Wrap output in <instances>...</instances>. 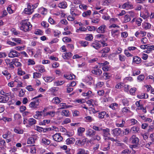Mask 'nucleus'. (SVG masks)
<instances>
[{"instance_id": "864d4df0", "label": "nucleus", "mask_w": 154, "mask_h": 154, "mask_svg": "<svg viewBox=\"0 0 154 154\" xmlns=\"http://www.w3.org/2000/svg\"><path fill=\"white\" fill-rule=\"evenodd\" d=\"M119 59L121 62H124L125 60L126 57L124 55L120 54L119 55Z\"/></svg>"}, {"instance_id": "cd10ccee", "label": "nucleus", "mask_w": 154, "mask_h": 154, "mask_svg": "<svg viewBox=\"0 0 154 154\" xmlns=\"http://www.w3.org/2000/svg\"><path fill=\"white\" fill-rule=\"evenodd\" d=\"M75 141V139L73 137L68 138L66 141V143L67 145L73 144Z\"/></svg>"}, {"instance_id": "e2e57ef3", "label": "nucleus", "mask_w": 154, "mask_h": 154, "mask_svg": "<svg viewBox=\"0 0 154 154\" xmlns=\"http://www.w3.org/2000/svg\"><path fill=\"white\" fill-rule=\"evenodd\" d=\"M79 8L82 10H86L87 9L88 6L84 4H80L79 5Z\"/></svg>"}, {"instance_id": "6ab92c4d", "label": "nucleus", "mask_w": 154, "mask_h": 154, "mask_svg": "<svg viewBox=\"0 0 154 154\" xmlns=\"http://www.w3.org/2000/svg\"><path fill=\"white\" fill-rule=\"evenodd\" d=\"M89 152L88 150L82 148H79L76 150V154H89Z\"/></svg>"}, {"instance_id": "c85d7f7f", "label": "nucleus", "mask_w": 154, "mask_h": 154, "mask_svg": "<svg viewBox=\"0 0 154 154\" xmlns=\"http://www.w3.org/2000/svg\"><path fill=\"white\" fill-rule=\"evenodd\" d=\"M2 73L6 77L7 80H8L11 78V75L7 70L3 71L2 72Z\"/></svg>"}, {"instance_id": "bb28decb", "label": "nucleus", "mask_w": 154, "mask_h": 154, "mask_svg": "<svg viewBox=\"0 0 154 154\" xmlns=\"http://www.w3.org/2000/svg\"><path fill=\"white\" fill-rule=\"evenodd\" d=\"M36 68L37 70L41 72H43L45 71L44 67L42 65H38Z\"/></svg>"}, {"instance_id": "de8ad7c7", "label": "nucleus", "mask_w": 154, "mask_h": 154, "mask_svg": "<svg viewBox=\"0 0 154 154\" xmlns=\"http://www.w3.org/2000/svg\"><path fill=\"white\" fill-rule=\"evenodd\" d=\"M39 11L40 13L42 14H45L47 13V9L43 7H41L39 9Z\"/></svg>"}, {"instance_id": "680f3d73", "label": "nucleus", "mask_w": 154, "mask_h": 154, "mask_svg": "<svg viewBox=\"0 0 154 154\" xmlns=\"http://www.w3.org/2000/svg\"><path fill=\"white\" fill-rule=\"evenodd\" d=\"M60 114L62 116H69V111L65 109L63 110L61 112Z\"/></svg>"}, {"instance_id": "5701e85b", "label": "nucleus", "mask_w": 154, "mask_h": 154, "mask_svg": "<svg viewBox=\"0 0 154 154\" xmlns=\"http://www.w3.org/2000/svg\"><path fill=\"white\" fill-rule=\"evenodd\" d=\"M86 141V138L83 139L82 140H77L75 142V144L78 146H82L84 144Z\"/></svg>"}, {"instance_id": "dca6fc26", "label": "nucleus", "mask_w": 154, "mask_h": 154, "mask_svg": "<svg viewBox=\"0 0 154 154\" xmlns=\"http://www.w3.org/2000/svg\"><path fill=\"white\" fill-rule=\"evenodd\" d=\"M86 103L89 106H94L97 105V100L96 99H91L87 100Z\"/></svg>"}, {"instance_id": "f8f14e48", "label": "nucleus", "mask_w": 154, "mask_h": 154, "mask_svg": "<svg viewBox=\"0 0 154 154\" xmlns=\"http://www.w3.org/2000/svg\"><path fill=\"white\" fill-rule=\"evenodd\" d=\"M106 29V27L104 24L101 25L97 29H96L97 32L99 33H104Z\"/></svg>"}, {"instance_id": "0e129e2a", "label": "nucleus", "mask_w": 154, "mask_h": 154, "mask_svg": "<svg viewBox=\"0 0 154 154\" xmlns=\"http://www.w3.org/2000/svg\"><path fill=\"white\" fill-rule=\"evenodd\" d=\"M41 54L42 51L41 50L38 49L37 51L36 54L34 55V57H38L41 56Z\"/></svg>"}, {"instance_id": "e433bc0d", "label": "nucleus", "mask_w": 154, "mask_h": 154, "mask_svg": "<svg viewBox=\"0 0 154 154\" xmlns=\"http://www.w3.org/2000/svg\"><path fill=\"white\" fill-rule=\"evenodd\" d=\"M61 102L60 99L58 97H54L52 100L53 103L56 104H58Z\"/></svg>"}, {"instance_id": "a19ab883", "label": "nucleus", "mask_w": 154, "mask_h": 154, "mask_svg": "<svg viewBox=\"0 0 154 154\" xmlns=\"http://www.w3.org/2000/svg\"><path fill=\"white\" fill-rule=\"evenodd\" d=\"M109 107L113 110H115L118 108V105L116 103H111L109 106Z\"/></svg>"}, {"instance_id": "338daca9", "label": "nucleus", "mask_w": 154, "mask_h": 154, "mask_svg": "<svg viewBox=\"0 0 154 154\" xmlns=\"http://www.w3.org/2000/svg\"><path fill=\"white\" fill-rule=\"evenodd\" d=\"M43 32L41 29H36L34 32V34L36 35H42L43 34Z\"/></svg>"}, {"instance_id": "9b49d317", "label": "nucleus", "mask_w": 154, "mask_h": 154, "mask_svg": "<svg viewBox=\"0 0 154 154\" xmlns=\"http://www.w3.org/2000/svg\"><path fill=\"white\" fill-rule=\"evenodd\" d=\"M40 100V99H35V100L31 102L29 104V106L30 107L33 109L36 108L37 106L39 105Z\"/></svg>"}, {"instance_id": "3c124183", "label": "nucleus", "mask_w": 154, "mask_h": 154, "mask_svg": "<svg viewBox=\"0 0 154 154\" xmlns=\"http://www.w3.org/2000/svg\"><path fill=\"white\" fill-rule=\"evenodd\" d=\"M139 130V128L138 127L133 126L130 130L131 131H133V133H138Z\"/></svg>"}, {"instance_id": "a211bd4d", "label": "nucleus", "mask_w": 154, "mask_h": 154, "mask_svg": "<svg viewBox=\"0 0 154 154\" xmlns=\"http://www.w3.org/2000/svg\"><path fill=\"white\" fill-rule=\"evenodd\" d=\"M112 134L114 136L119 135L121 133V129L120 128H116L112 130Z\"/></svg>"}, {"instance_id": "8fccbe9b", "label": "nucleus", "mask_w": 154, "mask_h": 154, "mask_svg": "<svg viewBox=\"0 0 154 154\" xmlns=\"http://www.w3.org/2000/svg\"><path fill=\"white\" fill-rule=\"evenodd\" d=\"M14 131L15 133L19 134H22L23 132V130L18 128H14Z\"/></svg>"}, {"instance_id": "4be33fe9", "label": "nucleus", "mask_w": 154, "mask_h": 154, "mask_svg": "<svg viewBox=\"0 0 154 154\" xmlns=\"http://www.w3.org/2000/svg\"><path fill=\"white\" fill-rule=\"evenodd\" d=\"M130 139L132 143L136 144L138 143L139 139L135 135H133L131 138Z\"/></svg>"}, {"instance_id": "5fc2aeb1", "label": "nucleus", "mask_w": 154, "mask_h": 154, "mask_svg": "<svg viewBox=\"0 0 154 154\" xmlns=\"http://www.w3.org/2000/svg\"><path fill=\"white\" fill-rule=\"evenodd\" d=\"M92 92L91 91H89L87 92H85L82 93V95L83 96H88V98H90L91 96Z\"/></svg>"}, {"instance_id": "ddd939ff", "label": "nucleus", "mask_w": 154, "mask_h": 154, "mask_svg": "<svg viewBox=\"0 0 154 154\" xmlns=\"http://www.w3.org/2000/svg\"><path fill=\"white\" fill-rule=\"evenodd\" d=\"M110 31L111 35L113 38H117L120 35V32L119 29H112Z\"/></svg>"}, {"instance_id": "c03bdc74", "label": "nucleus", "mask_w": 154, "mask_h": 154, "mask_svg": "<svg viewBox=\"0 0 154 154\" xmlns=\"http://www.w3.org/2000/svg\"><path fill=\"white\" fill-rule=\"evenodd\" d=\"M131 18L128 14H126L124 17V23H127L130 21Z\"/></svg>"}, {"instance_id": "58836bf2", "label": "nucleus", "mask_w": 154, "mask_h": 154, "mask_svg": "<svg viewBox=\"0 0 154 154\" xmlns=\"http://www.w3.org/2000/svg\"><path fill=\"white\" fill-rule=\"evenodd\" d=\"M42 142L44 144L48 145L50 144L51 141L47 138H44L42 139Z\"/></svg>"}, {"instance_id": "f704fd0d", "label": "nucleus", "mask_w": 154, "mask_h": 154, "mask_svg": "<svg viewBox=\"0 0 154 154\" xmlns=\"http://www.w3.org/2000/svg\"><path fill=\"white\" fill-rule=\"evenodd\" d=\"M6 146L5 141L2 138L0 137V148H2Z\"/></svg>"}, {"instance_id": "c9c22d12", "label": "nucleus", "mask_w": 154, "mask_h": 154, "mask_svg": "<svg viewBox=\"0 0 154 154\" xmlns=\"http://www.w3.org/2000/svg\"><path fill=\"white\" fill-rule=\"evenodd\" d=\"M43 79L46 82H50L54 79V78L53 77L47 76L44 77Z\"/></svg>"}, {"instance_id": "473e14b6", "label": "nucleus", "mask_w": 154, "mask_h": 154, "mask_svg": "<svg viewBox=\"0 0 154 154\" xmlns=\"http://www.w3.org/2000/svg\"><path fill=\"white\" fill-rule=\"evenodd\" d=\"M67 5L66 2H62L60 3L58 5V7L60 8L65 9L67 8Z\"/></svg>"}, {"instance_id": "b1692460", "label": "nucleus", "mask_w": 154, "mask_h": 154, "mask_svg": "<svg viewBox=\"0 0 154 154\" xmlns=\"http://www.w3.org/2000/svg\"><path fill=\"white\" fill-rule=\"evenodd\" d=\"M141 58L137 56H135L133 57V62L137 64H139L141 62Z\"/></svg>"}, {"instance_id": "69168bd1", "label": "nucleus", "mask_w": 154, "mask_h": 154, "mask_svg": "<svg viewBox=\"0 0 154 154\" xmlns=\"http://www.w3.org/2000/svg\"><path fill=\"white\" fill-rule=\"evenodd\" d=\"M89 43V42L87 41H82L80 42L81 45L84 47L87 46L88 45Z\"/></svg>"}, {"instance_id": "13d9d810", "label": "nucleus", "mask_w": 154, "mask_h": 154, "mask_svg": "<svg viewBox=\"0 0 154 154\" xmlns=\"http://www.w3.org/2000/svg\"><path fill=\"white\" fill-rule=\"evenodd\" d=\"M8 13L6 10H4L0 13V19H1L4 17L7 16Z\"/></svg>"}, {"instance_id": "2f4dec72", "label": "nucleus", "mask_w": 154, "mask_h": 154, "mask_svg": "<svg viewBox=\"0 0 154 154\" xmlns=\"http://www.w3.org/2000/svg\"><path fill=\"white\" fill-rule=\"evenodd\" d=\"M64 77L67 79L72 80L75 79V75L73 74L64 75Z\"/></svg>"}, {"instance_id": "bf43d9fd", "label": "nucleus", "mask_w": 154, "mask_h": 154, "mask_svg": "<svg viewBox=\"0 0 154 154\" xmlns=\"http://www.w3.org/2000/svg\"><path fill=\"white\" fill-rule=\"evenodd\" d=\"M104 84V82H98L96 84L95 88H101L103 86Z\"/></svg>"}, {"instance_id": "6e6d98bb", "label": "nucleus", "mask_w": 154, "mask_h": 154, "mask_svg": "<svg viewBox=\"0 0 154 154\" xmlns=\"http://www.w3.org/2000/svg\"><path fill=\"white\" fill-rule=\"evenodd\" d=\"M42 75V74L39 72H34L33 73V78L37 79L40 78Z\"/></svg>"}, {"instance_id": "6e6552de", "label": "nucleus", "mask_w": 154, "mask_h": 154, "mask_svg": "<svg viewBox=\"0 0 154 154\" xmlns=\"http://www.w3.org/2000/svg\"><path fill=\"white\" fill-rule=\"evenodd\" d=\"M135 104L137 107V109L141 110L144 113L146 112V108L143 107L142 104L140 103V100L136 101Z\"/></svg>"}, {"instance_id": "052dcab7", "label": "nucleus", "mask_w": 154, "mask_h": 154, "mask_svg": "<svg viewBox=\"0 0 154 154\" xmlns=\"http://www.w3.org/2000/svg\"><path fill=\"white\" fill-rule=\"evenodd\" d=\"M50 120L49 119H45L40 123V125H46V124L49 123Z\"/></svg>"}, {"instance_id": "4468645a", "label": "nucleus", "mask_w": 154, "mask_h": 154, "mask_svg": "<svg viewBox=\"0 0 154 154\" xmlns=\"http://www.w3.org/2000/svg\"><path fill=\"white\" fill-rule=\"evenodd\" d=\"M54 140L58 142L61 141L63 138L61 136V134L60 133H57L52 136Z\"/></svg>"}, {"instance_id": "49530a36", "label": "nucleus", "mask_w": 154, "mask_h": 154, "mask_svg": "<svg viewBox=\"0 0 154 154\" xmlns=\"http://www.w3.org/2000/svg\"><path fill=\"white\" fill-rule=\"evenodd\" d=\"M28 122L29 125H32L36 123V121L34 119L31 118L29 119L28 120Z\"/></svg>"}, {"instance_id": "37998d69", "label": "nucleus", "mask_w": 154, "mask_h": 154, "mask_svg": "<svg viewBox=\"0 0 154 154\" xmlns=\"http://www.w3.org/2000/svg\"><path fill=\"white\" fill-rule=\"evenodd\" d=\"M18 59L17 58L13 59V61L14 62V64L15 66L17 67H20L21 66V64L20 62L18 61Z\"/></svg>"}, {"instance_id": "774afa93", "label": "nucleus", "mask_w": 154, "mask_h": 154, "mask_svg": "<svg viewBox=\"0 0 154 154\" xmlns=\"http://www.w3.org/2000/svg\"><path fill=\"white\" fill-rule=\"evenodd\" d=\"M11 31L14 35H18L20 34V32L16 30L15 28H12L11 29Z\"/></svg>"}, {"instance_id": "20e7f679", "label": "nucleus", "mask_w": 154, "mask_h": 154, "mask_svg": "<svg viewBox=\"0 0 154 154\" xmlns=\"http://www.w3.org/2000/svg\"><path fill=\"white\" fill-rule=\"evenodd\" d=\"M102 131H103V138L105 140H106L111 135L110 133V129L106 128L105 129H103Z\"/></svg>"}, {"instance_id": "9d476101", "label": "nucleus", "mask_w": 154, "mask_h": 154, "mask_svg": "<svg viewBox=\"0 0 154 154\" xmlns=\"http://www.w3.org/2000/svg\"><path fill=\"white\" fill-rule=\"evenodd\" d=\"M20 56V53L16 51L11 50L8 54V56L11 58L18 57Z\"/></svg>"}, {"instance_id": "4c0bfd02", "label": "nucleus", "mask_w": 154, "mask_h": 154, "mask_svg": "<svg viewBox=\"0 0 154 154\" xmlns=\"http://www.w3.org/2000/svg\"><path fill=\"white\" fill-rule=\"evenodd\" d=\"M151 24L147 23H144L142 24L143 27L145 29H150L151 28Z\"/></svg>"}, {"instance_id": "7c9ffc66", "label": "nucleus", "mask_w": 154, "mask_h": 154, "mask_svg": "<svg viewBox=\"0 0 154 154\" xmlns=\"http://www.w3.org/2000/svg\"><path fill=\"white\" fill-rule=\"evenodd\" d=\"M137 97L140 99H146L148 97V95L147 94L141 93L137 95Z\"/></svg>"}, {"instance_id": "7ed1b4c3", "label": "nucleus", "mask_w": 154, "mask_h": 154, "mask_svg": "<svg viewBox=\"0 0 154 154\" xmlns=\"http://www.w3.org/2000/svg\"><path fill=\"white\" fill-rule=\"evenodd\" d=\"M26 5L27 7L24 9L23 12L25 14L30 15L32 14L34 11V10L32 8L31 4L27 3Z\"/></svg>"}, {"instance_id": "423d86ee", "label": "nucleus", "mask_w": 154, "mask_h": 154, "mask_svg": "<svg viewBox=\"0 0 154 154\" xmlns=\"http://www.w3.org/2000/svg\"><path fill=\"white\" fill-rule=\"evenodd\" d=\"M7 94H5L4 96H0V103H6L9 100V96L11 95V93L9 92Z\"/></svg>"}, {"instance_id": "f257e3e1", "label": "nucleus", "mask_w": 154, "mask_h": 154, "mask_svg": "<svg viewBox=\"0 0 154 154\" xmlns=\"http://www.w3.org/2000/svg\"><path fill=\"white\" fill-rule=\"evenodd\" d=\"M32 27V25L29 22V19L23 20L20 23V28L23 32H27L30 31Z\"/></svg>"}, {"instance_id": "393cba45", "label": "nucleus", "mask_w": 154, "mask_h": 154, "mask_svg": "<svg viewBox=\"0 0 154 154\" xmlns=\"http://www.w3.org/2000/svg\"><path fill=\"white\" fill-rule=\"evenodd\" d=\"M85 131V129L84 128L79 127L77 130V134L79 136H82L83 133Z\"/></svg>"}, {"instance_id": "09e8293b", "label": "nucleus", "mask_w": 154, "mask_h": 154, "mask_svg": "<svg viewBox=\"0 0 154 154\" xmlns=\"http://www.w3.org/2000/svg\"><path fill=\"white\" fill-rule=\"evenodd\" d=\"M122 112L124 115H125L127 113H129L131 112L128 108L127 107L123 108L122 109Z\"/></svg>"}, {"instance_id": "ea45409f", "label": "nucleus", "mask_w": 154, "mask_h": 154, "mask_svg": "<svg viewBox=\"0 0 154 154\" xmlns=\"http://www.w3.org/2000/svg\"><path fill=\"white\" fill-rule=\"evenodd\" d=\"M125 123V121L122 120V121L118 122L117 121L116 122V125L118 127H122L124 126V124Z\"/></svg>"}, {"instance_id": "0eeeda50", "label": "nucleus", "mask_w": 154, "mask_h": 154, "mask_svg": "<svg viewBox=\"0 0 154 154\" xmlns=\"http://www.w3.org/2000/svg\"><path fill=\"white\" fill-rule=\"evenodd\" d=\"M119 8L121 9H124L128 10L129 9H132L134 8V7L132 4H130L128 2H126L122 5H119Z\"/></svg>"}, {"instance_id": "412c9836", "label": "nucleus", "mask_w": 154, "mask_h": 154, "mask_svg": "<svg viewBox=\"0 0 154 154\" xmlns=\"http://www.w3.org/2000/svg\"><path fill=\"white\" fill-rule=\"evenodd\" d=\"M149 15L150 14L147 11H145L143 12H140V16L144 19H146L149 17Z\"/></svg>"}, {"instance_id": "c756f323", "label": "nucleus", "mask_w": 154, "mask_h": 154, "mask_svg": "<svg viewBox=\"0 0 154 154\" xmlns=\"http://www.w3.org/2000/svg\"><path fill=\"white\" fill-rule=\"evenodd\" d=\"M132 72V75L134 76L138 75L140 73V71L139 69L135 68H133Z\"/></svg>"}, {"instance_id": "603ef678", "label": "nucleus", "mask_w": 154, "mask_h": 154, "mask_svg": "<svg viewBox=\"0 0 154 154\" xmlns=\"http://www.w3.org/2000/svg\"><path fill=\"white\" fill-rule=\"evenodd\" d=\"M12 40L13 41L16 42L17 45L22 43V42L20 38H12Z\"/></svg>"}, {"instance_id": "2eb2a0df", "label": "nucleus", "mask_w": 154, "mask_h": 154, "mask_svg": "<svg viewBox=\"0 0 154 154\" xmlns=\"http://www.w3.org/2000/svg\"><path fill=\"white\" fill-rule=\"evenodd\" d=\"M99 42V41H96L92 43L91 46L95 49L98 50L101 47V45Z\"/></svg>"}, {"instance_id": "4d7b16f0", "label": "nucleus", "mask_w": 154, "mask_h": 154, "mask_svg": "<svg viewBox=\"0 0 154 154\" xmlns=\"http://www.w3.org/2000/svg\"><path fill=\"white\" fill-rule=\"evenodd\" d=\"M46 108H45L42 111H36V114L35 116H42V114H43V113L46 112Z\"/></svg>"}, {"instance_id": "1a4fd4ad", "label": "nucleus", "mask_w": 154, "mask_h": 154, "mask_svg": "<svg viewBox=\"0 0 154 154\" xmlns=\"http://www.w3.org/2000/svg\"><path fill=\"white\" fill-rule=\"evenodd\" d=\"M109 48L108 47H106L103 48L102 50L100 51L99 52L102 54L101 57H106L107 55L106 54L108 53L110 51Z\"/></svg>"}, {"instance_id": "a878e982", "label": "nucleus", "mask_w": 154, "mask_h": 154, "mask_svg": "<svg viewBox=\"0 0 154 154\" xmlns=\"http://www.w3.org/2000/svg\"><path fill=\"white\" fill-rule=\"evenodd\" d=\"M91 72L93 74L99 76L102 73V72L101 69H97L92 70Z\"/></svg>"}, {"instance_id": "f3484780", "label": "nucleus", "mask_w": 154, "mask_h": 154, "mask_svg": "<svg viewBox=\"0 0 154 154\" xmlns=\"http://www.w3.org/2000/svg\"><path fill=\"white\" fill-rule=\"evenodd\" d=\"M96 134V132L90 128H88L86 131V135L87 137H90L93 136Z\"/></svg>"}, {"instance_id": "f03ea898", "label": "nucleus", "mask_w": 154, "mask_h": 154, "mask_svg": "<svg viewBox=\"0 0 154 154\" xmlns=\"http://www.w3.org/2000/svg\"><path fill=\"white\" fill-rule=\"evenodd\" d=\"M33 134V131H31L27 134L28 136H30L28 139L27 144H31L35 143L37 136L36 134Z\"/></svg>"}, {"instance_id": "aec40b11", "label": "nucleus", "mask_w": 154, "mask_h": 154, "mask_svg": "<svg viewBox=\"0 0 154 154\" xmlns=\"http://www.w3.org/2000/svg\"><path fill=\"white\" fill-rule=\"evenodd\" d=\"M72 56L71 52H66L62 54V57L64 59L68 60Z\"/></svg>"}, {"instance_id": "79ce46f5", "label": "nucleus", "mask_w": 154, "mask_h": 154, "mask_svg": "<svg viewBox=\"0 0 154 154\" xmlns=\"http://www.w3.org/2000/svg\"><path fill=\"white\" fill-rule=\"evenodd\" d=\"M93 38V35L92 34H88L86 35L85 39L87 41H91Z\"/></svg>"}, {"instance_id": "72a5a7b5", "label": "nucleus", "mask_w": 154, "mask_h": 154, "mask_svg": "<svg viewBox=\"0 0 154 154\" xmlns=\"http://www.w3.org/2000/svg\"><path fill=\"white\" fill-rule=\"evenodd\" d=\"M91 14V11L90 10L83 12L82 14V16L85 17H88L90 16Z\"/></svg>"}, {"instance_id": "a18cd8bd", "label": "nucleus", "mask_w": 154, "mask_h": 154, "mask_svg": "<svg viewBox=\"0 0 154 154\" xmlns=\"http://www.w3.org/2000/svg\"><path fill=\"white\" fill-rule=\"evenodd\" d=\"M112 2V0H103V1L102 5L104 6H107Z\"/></svg>"}, {"instance_id": "39448f33", "label": "nucleus", "mask_w": 154, "mask_h": 154, "mask_svg": "<svg viewBox=\"0 0 154 154\" xmlns=\"http://www.w3.org/2000/svg\"><path fill=\"white\" fill-rule=\"evenodd\" d=\"M70 13L73 16H75L79 15L81 14V12L77 9L75 6L71 8Z\"/></svg>"}]
</instances>
